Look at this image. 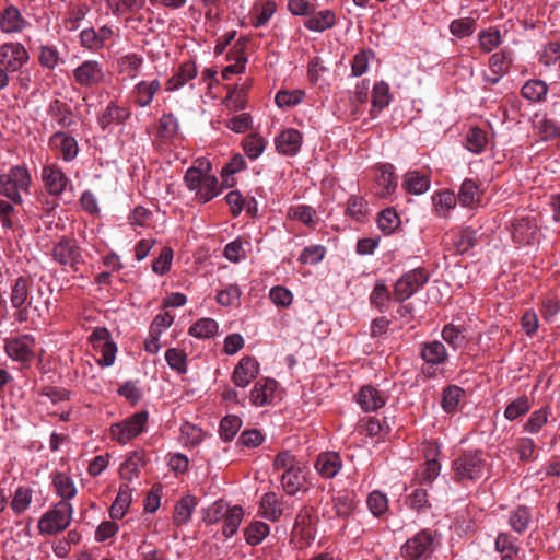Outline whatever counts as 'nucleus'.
Wrapping results in <instances>:
<instances>
[{"label": "nucleus", "instance_id": "1", "mask_svg": "<svg viewBox=\"0 0 560 560\" xmlns=\"http://www.w3.org/2000/svg\"><path fill=\"white\" fill-rule=\"evenodd\" d=\"M490 469L491 464L483 451H465L452 463V478L463 487H470L481 479H487Z\"/></svg>", "mask_w": 560, "mask_h": 560}, {"label": "nucleus", "instance_id": "2", "mask_svg": "<svg viewBox=\"0 0 560 560\" xmlns=\"http://www.w3.org/2000/svg\"><path fill=\"white\" fill-rule=\"evenodd\" d=\"M31 183V174L26 167L12 166L7 173L0 174V195L15 205H21V192H28Z\"/></svg>", "mask_w": 560, "mask_h": 560}, {"label": "nucleus", "instance_id": "3", "mask_svg": "<svg viewBox=\"0 0 560 560\" xmlns=\"http://www.w3.org/2000/svg\"><path fill=\"white\" fill-rule=\"evenodd\" d=\"M32 281L20 276L11 285L10 303L15 310L14 318L19 323H25L31 319L33 296L31 295Z\"/></svg>", "mask_w": 560, "mask_h": 560}, {"label": "nucleus", "instance_id": "4", "mask_svg": "<svg viewBox=\"0 0 560 560\" xmlns=\"http://www.w3.org/2000/svg\"><path fill=\"white\" fill-rule=\"evenodd\" d=\"M438 533L422 529L401 546V556L408 560H427L435 550Z\"/></svg>", "mask_w": 560, "mask_h": 560}, {"label": "nucleus", "instance_id": "5", "mask_svg": "<svg viewBox=\"0 0 560 560\" xmlns=\"http://www.w3.org/2000/svg\"><path fill=\"white\" fill-rule=\"evenodd\" d=\"M72 513L73 508L70 502L59 501L39 518L38 529L40 534L54 535L65 530L71 522Z\"/></svg>", "mask_w": 560, "mask_h": 560}, {"label": "nucleus", "instance_id": "6", "mask_svg": "<svg viewBox=\"0 0 560 560\" xmlns=\"http://www.w3.org/2000/svg\"><path fill=\"white\" fill-rule=\"evenodd\" d=\"M51 255L54 261L72 271H78L80 266L84 264L82 249L77 241L66 236L55 244Z\"/></svg>", "mask_w": 560, "mask_h": 560}, {"label": "nucleus", "instance_id": "7", "mask_svg": "<svg viewBox=\"0 0 560 560\" xmlns=\"http://www.w3.org/2000/svg\"><path fill=\"white\" fill-rule=\"evenodd\" d=\"M148 419L147 411L137 412L121 422L112 424L110 434L118 443L126 444L145 430Z\"/></svg>", "mask_w": 560, "mask_h": 560}, {"label": "nucleus", "instance_id": "8", "mask_svg": "<svg viewBox=\"0 0 560 560\" xmlns=\"http://www.w3.org/2000/svg\"><path fill=\"white\" fill-rule=\"evenodd\" d=\"M429 281V272L424 268H415L404 273L395 283L394 295L402 302L418 292Z\"/></svg>", "mask_w": 560, "mask_h": 560}, {"label": "nucleus", "instance_id": "9", "mask_svg": "<svg viewBox=\"0 0 560 560\" xmlns=\"http://www.w3.org/2000/svg\"><path fill=\"white\" fill-rule=\"evenodd\" d=\"M74 81L82 88H94L105 82L106 72L97 60H85L73 70Z\"/></svg>", "mask_w": 560, "mask_h": 560}, {"label": "nucleus", "instance_id": "10", "mask_svg": "<svg viewBox=\"0 0 560 560\" xmlns=\"http://www.w3.org/2000/svg\"><path fill=\"white\" fill-rule=\"evenodd\" d=\"M28 59V51L23 44L10 42L0 45V65L10 72L21 70Z\"/></svg>", "mask_w": 560, "mask_h": 560}, {"label": "nucleus", "instance_id": "11", "mask_svg": "<svg viewBox=\"0 0 560 560\" xmlns=\"http://www.w3.org/2000/svg\"><path fill=\"white\" fill-rule=\"evenodd\" d=\"M93 348L100 352L101 358L96 360L103 368L112 366L116 359L117 347L110 340L109 332L105 328L96 329L90 337Z\"/></svg>", "mask_w": 560, "mask_h": 560}, {"label": "nucleus", "instance_id": "12", "mask_svg": "<svg viewBox=\"0 0 560 560\" xmlns=\"http://www.w3.org/2000/svg\"><path fill=\"white\" fill-rule=\"evenodd\" d=\"M35 346L33 336L22 335L7 340L4 350L12 360L26 363L33 359Z\"/></svg>", "mask_w": 560, "mask_h": 560}, {"label": "nucleus", "instance_id": "13", "mask_svg": "<svg viewBox=\"0 0 560 560\" xmlns=\"http://www.w3.org/2000/svg\"><path fill=\"white\" fill-rule=\"evenodd\" d=\"M259 374V363L254 357L242 358L232 373V381L235 386L245 388Z\"/></svg>", "mask_w": 560, "mask_h": 560}, {"label": "nucleus", "instance_id": "14", "mask_svg": "<svg viewBox=\"0 0 560 560\" xmlns=\"http://www.w3.org/2000/svg\"><path fill=\"white\" fill-rule=\"evenodd\" d=\"M30 26L31 23L22 16L19 8L13 4L8 5L0 12V30L2 33H21Z\"/></svg>", "mask_w": 560, "mask_h": 560}, {"label": "nucleus", "instance_id": "15", "mask_svg": "<svg viewBox=\"0 0 560 560\" xmlns=\"http://www.w3.org/2000/svg\"><path fill=\"white\" fill-rule=\"evenodd\" d=\"M42 180L44 182L47 191L52 196L61 195L69 184V178L61 168L54 165H46L43 167Z\"/></svg>", "mask_w": 560, "mask_h": 560}, {"label": "nucleus", "instance_id": "16", "mask_svg": "<svg viewBox=\"0 0 560 560\" xmlns=\"http://www.w3.org/2000/svg\"><path fill=\"white\" fill-rule=\"evenodd\" d=\"M277 389V382L272 378L258 380L249 394L252 405L264 407L271 405Z\"/></svg>", "mask_w": 560, "mask_h": 560}, {"label": "nucleus", "instance_id": "17", "mask_svg": "<svg viewBox=\"0 0 560 560\" xmlns=\"http://www.w3.org/2000/svg\"><path fill=\"white\" fill-rule=\"evenodd\" d=\"M302 140L303 137L299 130L289 128L276 138L275 143L279 153L294 156L301 149Z\"/></svg>", "mask_w": 560, "mask_h": 560}, {"label": "nucleus", "instance_id": "18", "mask_svg": "<svg viewBox=\"0 0 560 560\" xmlns=\"http://www.w3.org/2000/svg\"><path fill=\"white\" fill-rule=\"evenodd\" d=\"M317 472L326 479H331L338 475L342 468V460L337 452H324L317 456L315 462Z\"/></svg>", "mask_w": 560, "mask_h": 560}, {"label": "nucleus", "instance_id": "19", "mask_svg": "<svg viewBox=\"0 0 560 560\" xmlns=\"http://www.w3.org/2000/svg\"><path fill=\"white\" fill-rule=\"evenodd\" d=\"M49 144L61 152L62 159L66 162L73 161L79 152L75 138L62 131L55 132L49 139Z\"/></svg>", "mask_w": 560, "mask_h": 560}, {"label": "nucleus", "instance_id": "20", "mask_svg": "<svg viewBox=\"0 0 560 560\" xmlns=\"http://www.w3.org/2000/svg\"><path fill=\"white\" fill-rule=\"evenodd\" d=\"M386 399L384 393L371 385L363 386L357 395L358 404L366 412L382 408Z\"/></svg>", "mask_w": 560, "mask_h": 560}, {"label": "nucleus", "instance_id": "21", "mask_svg": "<svg viewBox=\"0 0 560 560\" xmlns=\"http://www.w3.org/2000/svg\"><path fill=\"white\" fill-rule=\"evenodd\" d=\"M131 116V112L127 107L118 106L114 102H109L103 113L100 115L97 122L105 130L113 124H124Z\"/></svg>", "mask_w": 560, "mask_h": 560}, {"label": "nucleus", "instance_id": "22", "mask_svg": "<svg viewBox=\"0 0 560 560\" xmlns=\"http://www.w3.org/2000/svg\"><path fill=\"white\" fill-rule=\"evenodd\" d=\"M375 182L376 187L380 189L376 191L377 196L381 198L390 196L397 187V182L394 175V166L389 163L380 165L377 168Z\"/></svg>", "mask_w": 560, "mask_h": 560}, {"label": "nucleus", "instance_id": "23", "mask_svg": "<svg viewBox=\"0 0 560 560\" xmlns=\"http://www.w3.org/2000/svg\"><path fill=\"white\" fill-rule=\"evenodd\" d=\"M160 90L161 82L158 79L138 82L132 91L135 104L139 107L149 106Z\"/></svg>", "mask_w": 560, "mask_h": 560}, {"label": "nucleus", "instance_id": "24", "mask_svg": "<svg viewBox=\"0 0 560 560\" xmlns=\"http://www.w3.org/2000/svg\"><path fill=\"white\" fill-rule=\"evenodd\" d=\"M537 224L530 218H522L513 224L512 236L518 244H530L537 234Z\"/></svg>", "mask_w": 560, "mask_h": 560}, {"label": "nucleus", "instance_id": "25", "mask_svg": "<svg viewBox=\"0 0 560 560\" xmlns=\"http://www.w3.org/2000/svg\"><path fill=\"white\" fill-rule=\"evenodd\" d=\"M392 428L384 419L380 421L375 417H366L360 422V432L366 436L376 438V441H383L389 434Z\"/></svg>", "mask_w": 560, "mask_h": 560}, {"label": "nucleus", "instance_id": "26", "mask_svg": "<svg viewBox=\"0 0 560 560\" xmlns=\"http://www.w3.org/2000/svg\"><path fill=\"white\" fill-rule=\"evenodd\" d=\"M336 24V14L334 11L326 9L322 10L311 16H308L304 26L312 32H325L328 28H331Z\"/></svg>", "mask_w": 560, "mask_h": 560}, {"label": "nucleus", "instance_id": "27", "mask_svg": "<svg viewBox=\"0 0 560 560\" xmlns=\"http://www.w3.org/2000/svg\"><path fill=\"white\" fill-rule=\"evenodd\" d=\"M197 75V68L194 62L183 63L176 73H174L166 82V91H175L184 86L188 81Z\"/></svg>", "mask_w": 560, "mask_h": 560}, {"label": "nucleus", "instance_id": "28", "mask_svg": "<svg viewBox=\"0 0 560 560\" xmlns=\"http://www.w3.org/2000/svg\"><path fill=\"white\" fill-rule=\"evenodd\" d=\"M421 358L431 365H439L446 361L447 352L445 346L438 340L422 345Z\"/></svg>", "mask_w": 560, "mask_h": 560}, {"label": "nucleus", "instance_id": "29", "mask_svg": "<svg viewBox=\"0 0 560 560\" xmlns=\"http://www.w3.org/2000/svg\"><path fill=\"white\" fill-rule=\"evenodd\" d=\"M52 485L57 494L61 498V501L69 502L77 495V487L72 478L65 472L52 474Z\"/></svg>", "mask_w": 560, "mask_h": 560}, {"label": "nucleus", "instance_id": "30", "mask_svg": "<svg viewBox=\"0 0 560 560\" xmlns=\"http://www.w3.org/2000/svg\"><path fill=\"white\" fill-rule=\"evenodd\" d=\"M47 113L62 128H68L74 122L71 108L60 100L51 101L48 105Z\"/></svg>", "mask_w": 560, "mask_h": 560}, {"label": "nucleus", "instance_id": "31", "mask_svg": "<svg viewBox=\"0 0 560 560\" xmlns=\"http://www.w3.org/2000/svg\"><path fill=\"white\" fill-rule=\"evenodd\" d=\"M197 505V500L194 495L187 494L183 497L175 506L174 524L176 526L185 525L189 522L191 514Z\"/></svg>", "mask_w": 560, "mask_h": 560}, {"label": "nucleus", "instance_id": "32", "mask_svg": "<svg viewBox=\"0 0 560 560\" xmlns=\"http://www.w3.org/2000/svg\"><path fill=\"white\" fill-rule=\"evenodd\" d=\"M402 186L410 194L422 195L430 188V180L418 171H410L406 173Z\"/></svg>", "mask_w": 560, "mask_h": 560}, {"label": "nucleus", "instance_id": "33", "mask_svg": "<svg viewBox=\"0 0 560 560\" xmlns=\"http://www.w3.org/2000/svg\"><path fill=\"white\" fill-rule=\"evenodd\" d=\"M502 43V34L497 27L481 30L478 34V44L482 52L489 54Z\"/></svg>", "mask_w": 560, "mask_h": 560}, {"label": "nucleus", "instance_id": "34", "mask_svg": "<svg viewBox=\"0 0 560 560\" xmlns=\"http://www.w3.org/2000/svg\"><path fill=\"white\" fill-rule=\"evenodd\" d=\"M260 513L269 521H278L282 515V510L277 495L273 492H267L260 500Z\"/></svg>", "mask_w": 560, "mask_h": 560}, {"label": "nucleus", "instance_id": "35", "mask_svg": "<svg viewBox=\"0 0 560 560\" xmlns=\"http://www.w3.org/2000/svg\"><path fill=\"white\" fill-rule=\"evenodd\" d=\"M244 517V510L240 505H234L228 509V512L224 516V525L222 529V534L224 537H232L238 529L240 524Z\"/></svg>", "mask_w": 560, "mask_h": 560}, {"label": "nucleus", "instance_id": "36", "mask_svg": "<svg viewBox=\"0 0 560 560\" xmlns=\"http://www.w3.org/2000/svg\"><path fill=\"white\" fill-rule=\"evenodd\" d=\"M131 503V492L128 486L120 487L115 501L113 502L109 514L114 520H120L125 516Z\"/></svg>", "mask_w": 560, "mask_h": 560}, {"label": "nucleus", "instance_id": "37", "mask_svg": "<svg viewBox=\"0 0 560 560\" xmlns=\"http://www.w3.org/2000/svg\"><path fill=\"white\" fill-rule=\"evenodd\" d=\"M220 192L219 180L214 175H207L200 183V186L196 190L197 198L202 202H208L218 196Z\"/></svg>", "mask_w": 560, "mask_h": 560}, {"label": "nucleus", "instance_id": "38", "mask_svg": "<svg viewBox=\"0 0 560 560\" xmlns=\"http://www.w3.org/2000/svg\"><path fill=\"white\" fill-rule=\"evenodd\" d=\"M302 466L284 471L281 476V485L289 495H294L303 485Z\"/></svg>", "mask_w": 560, "mask_h": 560}, {"label": "nucleus", "instance_id": "39", "mask_svg": "<svg viewBox=\"0 0 560 560\" xmlns=\"http://www.w3.org/2000/svg\"><path fill=\"white\" fill-rule=\"evenodd\" d=\"M480 190L472 179H465L458 192V201L464 207H471L479 202Z\"/></svg>", "mask_w": 560, "mask_h": 560}, {"label": "nucleus", "instance_id": "40", "mask_svg": "<svg viewBox=\"0 0 560 560\" xmlns=\"http://www.w3.org/2000/svg\"><path fill=\"white\" fill-rule=\"evenodd\" d=\"M495 550L502 555L501 557L509 556L514 560L518 556L520 547L516 544V538L506 533H500L495 539Z\"/></svg>", "mask_w": 560, "mask_h": 560}, {"label": "nucleus", "instance_id": "41", "mask_svg": "<svg viewBox=\"0 0 560 560\" xmlns=\"http://www.w3.org/2000/svg\"><path fill=\"white\" fill-rule=\"evenodd\" d=\"M270 527L268 524L257 521L250 523L244 532L245 540L250 546L259 545L269 534Z\"/></svg>", "mask_w": 560, "mask_h": 560}, {"label": "nucleus", "instance_id": "42", "mask_svg": "<svg viewBox=\"0 0 560 560\" xmlns=\"http://www.w3.org/2000/svg\"><path fill=\"white\" fill-rule=\"evenodd\" d=\"M144 465L143 455L135 452L128 456L125 462L120 465L121 478L131 481L138 476L140 467Z\"/></svg>", "mask_w": 560, "mask_h": 560}, {"label": "nucleus", "instance_id": "43", "mask_svg": "<svg viewBox=\"0 0 560 560\" xmlns=\"http://www.w3.org/2000/svg\"><path fill=\"white\" fill-rule=\"evenodd\" d=\"M547 84L541 80H529L521 90L522 96L533 102L541 101L547 95Z\"/></svg>", "mask_w": 560, "mask_h": 560}, {"label": "nucleus", "instance_id": "44", "mask_svg": "<svg viewBox=\"0 0 560 560\" xmlns=\"http://www.w3.org/2000/svg\"><path fill=\"white\" fill-rule=\"evenodd\" d=\"M242 427V419L235 415L225 416L221 422L219 428V433L222 440L225 442L232 441L237 434L238 430Z\"/></svg>", "mask_w": 560, "mask_h": 560}, {"label": "nucleus", "instance_id": "45", "mask_svg": "<svg viewBox=\"0 0 560 560\" xmlns=\"http://www.w3.org/2000/svg\"><path fill=\"white\" fill-rule=\"evenodd\" d=\"M218 324L212 318H201L190 328L189 334L196 338H212L218 332Z\"/></svg>", "mask_w": 560, "mask_h": 560}, {"label": "nucleus", "instance_id": "46", "mask_svg": "<svg viewBox=\"0 0 560 560\" xmlns=\"http://www.w3.org/2000/svg\"><path fill=\"white\" fill-rule=\"evenodd\" d=\"M530 401L527 396L523 395L512 400L504 410V418L509 421L516 420L518 417L530 410Z\"/></svg>", "mask_w": 560, "mask_h": 560}, {"label": "nucleus", "instance_id": "47", "mask_svg": "<svg viewBox=\"0 0 560 560\" xmlns=\"http://www.w3.org/2000/svg\"><path fill=\"white\" fill-rule=\"evenodd\" d=\"M143 65V58L137 54H128L118 59V70L135 78Z\"/></svg>", "mask_w": 560, "mask_h": 560}, {"label": "nucleus", "instance_id": "48", "mask_svg": "<svg viewBox=\"0 0 560 560\" xmlns=\"http://www.w3.org/2000/svg\"><path fill=\"white\" fill-rule=\"evenodd\" d=\"M464 390L457 385H448L443 389L442 394V408L445 412H453L456 410Z\"/></svg>", "mask_w": 560, "mask_h": 560}, {"label": "nucleus", "instance_id": "49", "mask_svg": "<svg viewBox=\"0 0 560 560\" xmlns=\"http://www.w3.org/2000/svg\"><path fill=\"white\" fill-rule=\"evenodd\" d=\"M510 51L502 49L489 58V68L493 74H506L511 65Z\"/></svg>", "mask_w": 560, "mask_h": 560}, {"label": "nucleus", "instance_id": "50", "mask_svg": "<svg viewBox=\"0 0 560 560\" xmlns=\"http://www.w3.org/2000/svg\"><path fill=\"white\" fill-rule=\"evenodd\" d=\"M179 130L178 119L174 114H163L159 120V136L163 139L174 138Z\"/></svg>", "mask_w": 560, "mask_h": 560}, {"label": "nucleus", "instance_id": "51", "mask_svg": "<svg viewBox=\"0 0 560 560\" xmlns=\"http://www.w3.org/2000/svg\"><path fill=\"white\" fill-rule=\"evenodd\" d=\"M368 202L358 196H351L347 203L346 214L355 221H363L368 215Z\"/></svg>", "mask_w": 560, "mask_h": 560}, {"label": "nucleus", "instance_id": "52", "mask_svg": "<svg viewBox=\"0 0 560 560\" xmlns=\"http://www.w3.org/2000/svg\"><path fill=\"white\" fill-rule=\"evenodd\" d=\"M165 360L168 366L179 374L187 372V355L183 350L170 348L165 352Z\"/></svg>", "mask_w": 560, "mask_h": 560}, {"label": "nucleus", "instance_id": "53", "mask_svg": "<svg viewBox=\"0 0 560 560\" xmlns=\"http://www.w3.org/2000/svg\"><path fill=\"white\" fill-rule=\"evenodd\" d=\"M389 86L387 83L381 81L373 86L372 91V106L377 110L384 109L390 103Z\"/></svg>", "mask_w": 560, "mask_h": 560}, {"label": "nucleus", "instance_id": "54", "mask_svg": "<svg viewBox=\"0 0 560 560\" xmlns=\"http://www.w3.org/2000/svg\"><path fill=\"white\" fill-rule=\"evenodd\" d=\"M305 93L302 90H280L277 92L275 96V102L277 106L283 107H292L300 104L304 100Z\"/></svg>", "mask_w": 560, "mask_h": 560}, {"label": "nucleus", "instance_id": "55", "mask_svg": "<svg viewBox=\"0 0 560 560\" xmlns=\"http://www.w3.org/2000/svg\"><path fill=\"white\" fill-rule=\"evenodd\" d=\"M457 199L454 192L444 190L438 192L433 197V203L439 215H446V213L454 209L456 206Z\"/></svg>", "mask_w": 560, "mask_h": 560}, {"label": "nucleus", "instance_id": "56", "mask_svg": "<svg viewBox=\"0 0 560 560\" xmlns=\"http://www.w3.org/2000/svg\"><path fill=\"white\" fill-rule=\"evenodd\" d=\"M265 145V139L257 133L247 136L243 141V149L252 160L257 159L264 152Z\"/></svg>", "mask_w": 560, "mask_h": 560}, {"label": "nucleus", "instance_id": "57", "mask_svg": "<svg viewBox=\"0 0 560 560\" xmlns=\"http://www.w3.org/2000/svg\"><path fill=\"white\" fill-rule=\"evenodd\" d=\"M529 521L530 512L526 506L516 508L509 518L511 527L517 533H523L528 527Z\"/></svg>", "mask_w": 560, "mask_h": 560}, {"label": "nucleus", "instance_id": "58", "mask_svg": "<svg viewBox=\"0 0 560 560\" xmlns=\"http://www.w3.org/2000/svg\"><path fill=\"white\" fill-rule=\"evenodd\" d=\"M399 223V217L392 208L384 209L377 219V225L385 234L393 233Z\"/></svg>", "mask_w": 560, "mask_h": 560}, {"label": "nucleus", "instance_id": "59", "mask_svg": "<svg viewBox=\"0 0 560 560\" xmlns=\"http://www.w3.org/2000/svg\"><path fill=\"white\" fill-rule=\"evenodd\" d=\"M442 338L454 350L462 348L465 345V335L454 324H447L442 330Z\"/></svg>", "mask_w": 560, "mask_h": 560}, {"label": "nucleus", "instance_id": "60", "mask_svg": "<svg viewBox=\"0 0 560 560\" xmlns=\"http://www.w3.org/2000/svg\"><path fill=\"white\" fill-rule=\"evenodd\" d=\"M368 505L373 515L382 516L388 510L386 494L377 490L371 492L368 497Z\"/></svg>", "mask_w": 560, "mask_h": 560}, {"label": "nucleus", "instance_id": "61", "mask_svg": "<svg viewBox=\"0 0 560 560\" xmlns=\"http://www.w3.org/2000/svg\"><path fill=\"white\" fill-rule=\"evenodd\" d=\"M32 501V491L25 487H19L13 495L11 502V509L16 513L21 514L28 509Z\"/></svg>", "mask_w": 560, "mask_h": 560}, {"label": "nucleus", "instance_id": "62", "mask_svg": "<svg viewBox=\"0 0 560 560\" xmlns=\"http://www.w3.org/2000/svg\"><path fill=\"white\" fill-rule=\"evenodd\" d=\"M476 30V21L474 19H457L451 22L450 32L458 37L463 38L470 36Z\"/></svg>", "mask_w": 560, "mask_h": 560}, {"label": "nucleus", "instance_id": "63", "mask_svg": "<svg viewBox=\"0 0 560 560\" xmlns=\"http://www.w3.org/2000/svg\"><path fill=\"white\" fill-rule=\"evenodd\" d=\"M549 411L547 408L535 410L524 424V431L537 433L548 421Z\"/></svg>", "mask_w": 560, "mask_h": 560}, {"label": "nucleus", "instance_id": "64", "mask_svg": "<svg viewBox=\"0 0 560 560\" xmlns=\"http://www.w3.org/2000/svg\"><path fill=\"white\" fill-rule=\"evenodd\" d=\"M228 509L223 501H215L203 511L202 520L208 524H215L224 520Z\"/></svg>", "mask_w": 560, "mask_h": 560}]
</instances>
